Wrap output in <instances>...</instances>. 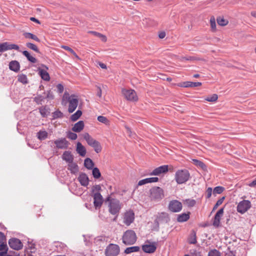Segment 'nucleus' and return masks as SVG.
<instances>
[{"mask_svg":"<svg viewBox=\"0 0 256 256\" xmlns=\"http://www.w3.org/2000/svg\"><path fill=\"white\" fill-rule=\"evenodd\" d=\"M70 97V96L68 92H66L63 96V100H66L68 101Z\"/></svg>","mask_w":256,"mask_h":256,"instance_id":"680f3d73","label":"nucleus"},{"mask_svg":"<svg viewBox=\"0 0 256 256\" xmlns=\"http://www.w3.org/2000/svg\"><path fill=\"white\" fill-rule=\"evenodd\" d=\"M122 93L124 98L130 102H136L138 100V97L136 92L133 90H122Z\"/></svg>","mask_w":256,"mask_h":256,"instance_id":"6e6552de","label":"nucleus"},{"mask_svg":"<svg viewBox=\"0 0 256 256\" xmlns=\"http://www.w3.org/2000/svg\"><path fill=\"white\" fill-rule=\"evenodd\" d=\"M182 60H194V58L192 56H188V57H183L182 58Z\"/></svg>","mask_w":256,"mask_h":256,"instance_id":"69168bd1","label":"nucleus"},{"mask_svg":"<svg viewBox=\"0 0 256 256\" xmlns=\"http://www.w3.org/2000/svg\"><path fill=\"white\" fill-rule=\"evenodd\" d=\"M218 98V95L216 94H213L210 96H208L205 100L208 102H216Z\"/></svg>","mask_w":256,"mask_h":256,"instance_id":"49530a36","label":"nucleus"},{"mask_svg":"<svg viewBox=\"0 0 256 256\" xmlns=\"http://www.w3.org/2000/svg\"><path fill=\"white\" fill-rule=\"evenodd\" d=\"M56 147L59 149H66L68 148L69 142L65 138H61L54 141Z\"/></svg>","mask_w":256,"mask_h":256,"instance_id":"f3484780","label":"nucleus"},{"mask_svg":"<svg viewBox=\"0 0 256 256\" xmlns=\"http://www.w3.org/2000/svg\"><path fill=\"white\" fill-rule=\"evenodd\" d=\"M125 128L126 130V132L128 134V136L130 137H134V134H132L130 128L126 126H125Z\"/></svg>","mask_w":256,"mask_h":256,"instance_id":"13d9d810","label":"nucleus"},{"mask_svg":"<svg viewBox=\"0 0 256 256\" xmlns=\"http://www.w3.org/2000/svg\"><path fill=\"white\" fill-rule=\"evenodd\" d=\"M12 50H15L19 51L20 47L18 45L11 44L9 42H4L0 43V54Z\"/></svg>","mask_w":256,"mask_h":256,"instance_id":"1a4fd4ad","label":"nucleus"},{"mask_svg":"<svg viewBox=\"0 0 256 256\" xmlns=\"http://www.w3.org/2000/svg\"><path fill=\"white\" fill-rule=\"evenodd\" d=\"M166 36V32H161L158 34V37L160 38H164Z\"/></svg>","mask_w":256,"mask_h":256,"instance_id":"e2e57ef3","label":"nucleus"},{"mask_svg":"<svg viewBox=\"0 0 256 256\" xmlns=\"http://www.w3.org/2000/svg\"><path fill=\"white\" fill-rule=\"evenodd\" d=\"M224 208H221L217 212L216 215L214 216L212 224L215 227L217 228L219 226L221 218L224 214Z\"/></svg>","mask_w":256,"mask_h":256,"instance_id":"aec40b11","label":"nucleus"},{"mask_svg":"<svg viewBox=\"0 0 256 256\" xmlns=\"http://www.w3.org/2000/svg\"><path fill=\"white\" fill-rule=\"evenodd\" d=\"M251 206L250 202L248 200H244L238 204L237 210L238 212L244 214L246 212Z\"/></svg>","mask_w":256,"mask_h":256,"instance_id":"f8f14e48","label":"nucleus"},{"mask_svg":"<svg viewBox=\"0 0 256 256\" xmlns=\"http://www.w3.org/2000/svg\"><path fill=\"white\" fill-rule=\"evenodd\" d=\"M190 178V174L186 170H178L175 174V180L178 184L186 182Z\"/></svg>","mask_w":256,"mask_h":256,"instance_id":"7ed1b4c3","label":"nucleus"},{"mask_svg":"<svg viewBox=\"0 0 256 256\" xmlns=\"http://www.w3.org/2000/svg\"><path fill=\"white\" fill-rule=\"evenodd\" d=\"M8 244L10 248L15 250H20L23 246L20 240L16 238H10L8 241Z\"/></svg>","mask_w":256,"mask_h":256,"instance_id":"2eb2a0df","label":"nucleus"},{"mask_svg":"<svg viewBox=\"0 0 256 256\" xmlns=\"http://www.w3.org/2000/svg\"><path fill=\"white\" fill-rule=\"evenodd\" d=\"M62 158L63 160L68 163L73 162L74 160V156L71 154V152L69 151L64 152L62 154Z\"/></svg>","mask_w":256,"mask_h":256,"instance_id":"b1692460","label":"nucleus"},{"mask_svg":"<svg viewBox=\"0 0 256 256\" xmlns=\"http://www.w3.org/2000/svg\"><path fill=\"white\" fill-rule=\"evenodd\" d=\"M182 202L178 200H172L169 202L168 209L172 212H178L182 210Z\"/></svg>","mask_w":256,"mask_h":256,"instance_id":"9d476101","label":"nucleus"},{"mask_svg":"<svg viewBox=\"0 0 256 256\" xmlns=\"http://www.w3.org/2000/svg\"><path fill=\"white\" fill-rule=\"evenodd\" d=\"M62 48L70 52V53H74V50L68 46H62Z\"/></svg>","mask_w":256,"mask_h":256,"instance_id":"052dcab7","label":"nucleus"},{"mask_svg":"<svg viewBox=\"0 0 256 256\" xmlns=\"http://www.w3.org/2000/svg\"><path fill=\"white\" fill-rule=\"evenodd\" d=\"M208 256H220V254L216 250H213L208 252Z\"/></svg>","mask_w":256,"mask_h":256,"instance_id":"603ef678","label":"nucleus"},{"mask_svg":"<svg viewBox=\"0 0 256 256\" xmlns=\"http://www.w3.org/2000/svg\"><path fill=\"white\" fill-rule=\"evenodd\" d=\"M82 112L80 110H78L74 114H72L70 116V120L72 122H75L78 120L82 116Z\"/></svg>","mask_w":256,"mask_h":256,"instance_id":"f704fd0d","label":"nucleus"},{"mask_svg":"<svg viewBox=\"0 0 256 256\" xmlns=\"http://www.w3.org/2000/svg\"><path fill=\"white\" fill-rule=\"evenodd\" d=\"M137 236L136 232L131 230L126 231L122 236V242L126 245L134 244L136 241Z\"/></svg>","mask_w":256,"mask_h":256,"instance_id":"f03ea898","label":"nucleus"},{"mask_svg":"<svg viewBox=\"0 0 256 256\" xmlns=\"http://www.w3.org/2000/svg\"><path fill=\"white\" fill-rule=\"evenodd\" d=\"M67 137L72 140H75L77 138L78 136L76 134L71 132H68L67 134Z\"/></svg>","mask_w":256,"mask_h":256,"instance_id":"3c124183","label":"nucleus"},{"mask_svg":"<svg viewBox=\"0 0 256 256\" xmlns=\"http://www.w3.org/2000/svg\"><path fill=\"white\" fill-rule=\"evenodd\" d=\"M190 212L182 213L178 214L177 217V221L180 222H182L187 221L190 218Z\"/></svg>","mask_w":256,"mask_h":256,"instance_id":"bb28decb","label":"nucleus"},{"mask_svg":"<svg viewBox=\"0 0 256 256\" xmlns=\"http://www.w3.org/2000/svg\"><path fill=\"white\" fill-rule=\"evenodd\" d=\"M30 20L32 21V22H36V23H37L38 24H40V20H38V19L34 17L30 18Z\"/></svg>","mask_w":256,"mask_h":256,"instance_id":"774afa93","label":"nucleus"},{"mask_svg":"<svg viewBox=\"0 0 256 256\" xmlns=\"http://www.w3.org/2000/svg\"><path fill=\"white\" fill-rule=\"evenodd\" d=\"M78 180L80 184L83 186H86L88 184V178L84 173L80 174L78 178Z\"/></svg>","mask_w":256,"mask_h":256,"instance_id":"412c9836","label":"nucleus"},{"mask_svg":"<svg viewBox=\"0 0 256 256\" xmlns=\"http://www.w3.org/2000/svg\"><path fill=\"white\" fill-rule=\"evenodd\" d=\"M120 252V246L116 244H110L104 251L106 256H117Z\"/></svg>","mask_w":256,"mask_h":256,"instance_id":"39448f33","label":"nucleus"},{"mask_svg":"<svg viewBox=\"0 0 256 256\" xmlns=\"http://www.w3.org/2000/svg\"><path fill=\"white\" fill-rule=\"evenodd\" d=\"M39 110L42 117H46L49 114V112L46 107H41Z\"/></svg>","mask_w":256,"mask_h":256,"instance_id":"a18cd8bd","label":"nucleus"},{"mask_svg":"<svg viewBox=\"0 0 256 256\" xmlns=\"http://www.w3.org/2000/svg\"><path fill=\"white\" fill-rule=\"evenodd\" d=\"M68 166V170H70L72 173L75 174L78 170V165L73 162H69Z\"/></svg>","mask_w":256,"mask_h":256,"instance_id":"cd10ccee","label":"nucleus"},{"mask_svg":"<svg viewBox=\"0 0 256 256\" xmlns=\"http://www.w3.org/2000/svg\"><path fill=\"white\" fill-rule=\"evenodd\" d=\"M158 180L157 177H152L146 178L142 180H140L138 182V186H142L148 183H152L157 182Z\"/></svg>","mask_w":256,"mask_h":256,"instance_id":"4be33fe9","label":"nucleus"},{"mask_svg":"<svg viewBox=\"0 0 256 256\" xmlns=\"http://www.w3.org/2000/svg\"><path fill=\"white\" fill-rule=\"evenodd\" d=\"M106 201L108 202V212L112 215L118 216L122 208V204L119 200L108 196Z\"/></svg>","mask_w":256,"mask_h":256,"instance_id":"f257e3e1","label":"nucleus"},{"mask_svg":"<svg viewBox=\"0 0 256 256\" xmlns=\"http://www.w3.org/2000/svg\"><path fill=\"white\" fill-rule=\"evenodd\" d=\"M42 66L44 68V69L38 68V74L42 80L46 81H49L50 80V76L46 71L48 70V67L44 64H42Z\"/></svg>","mask_w":256,"mask_h":256,"instance_id":"dca6fc26","label":"nucleus"},{"mask_svg":"<svg viewBox=\"0 0 256 256\" xmlns=\"http://www.w3.org/2000/svg\"><path fill=\"white\" fill-rule=\"evenodd\" d=\"M201 85L202 83L200 82H186L184 84V86L186 88L197 87L200 86Z\"/></svg>","mask_w":256,"mask_h":256,"instance_id":"473e14b6","label":"nucleus"},{"mask_svg":"<svg viewBox=\"0 0 256 256\" xmlns=\"http://www.w3.org/2000/svg\"><path fill=\"white\" fill-rule=\"evenodd\" d=\"M140 248L138 246H133L127 248L125 249L124 252L126 254H130L133 252H138L140 250Z\"/></svg>","mask_w":256,"mask_h":256,"instance_id":"7c9ffc66","label":"nucleus"},{"mask_svg":"<svg viewBox=\"0 0 256 256\" xmlns=\"http://www.w3.org/2000/svg\"><path fill=\"white\" fill-rule=\"evenodd\" d=\"M6 237L4 234L0 232V243L6 242Z\"/></svg>","mask_w":256,"mask_h":256,"instance_id":"bf43d9fd","label":"nucleus"},{"mask_svg":"<svg viewBox=\"0 0 256 256\" xmlns=\"http://www.w3.org/2000/svg\"><path fill=\"white\" fill-rule=\"evenodd\" d=\"M101 190V187L100 185H96L92 188V192H98Z\"/></svg>","mask_w":256,"mask_h":256,"instance_id":"6e6d98bb","label":"nucleus"},{"mask_svg":"<svg viewBox=\"0 0 256 256\" xmlns=\"http://www.w3.org/2000/svg\"><path fill=\"white\" fill-rule=\"evenodd\" d=\"M224 197L223 196L222 197V198H220V199H219L216 202V204H215V205L214 206V208H213V209L212 210V212H213L214 211L218 208L219 206H220V204H222V203L223 202H224Z\"/></svg>","mask_w":256,"mask_h":256,"instance_id":"09e8293b","label":"nucleus"},{"mask_svg":"<svg viewBox=\"0 0 256 256\" xmlns=\"http://www.w3.org/2000/svg\"><path fill=\"white\" fill-rule=\"evenodd\" d=\"M170 220L169 216L168 213L162 212L158 213L154 220V224L158 228L160 224L168 223Z\"/></svg>","mask_w":256,"mask_h":256,"instance_id":"0eeeda50","label":"nucleus"},{"mask_svg":"<svg viewBox=\"0 0 256 256\" xmlns=\"http://www.w3.org/2000/svg\"><path fill=\"white\" fill-rule=\"evenodd\" d=\"M218 24L221 26H225L228 24V20L223 17L219 16L216 19Z\"/></svg>","mask_w":256,"mask_h":256,"instance_id":"e433bc0d","label":"nucleus"},{"mask_svg":"<svg viewBox=\"0 0 256 256\" xmlns=\"http://www.w3.org/2000/svg\"><path fill=\"white\" fill-rule=\"evenodd\" d=\"M84 122L80 120L74 124L72 128V130L76 132H80L84 129Z\"/></svg>","mask_w":256,"mask_h":256,"instance_id":"5701e85b","label":"nucleus"},{"mask_svg":"<svg viewBox=\"0 0 256 256\" xmlns=\"http://www.w3.org/2000/svg\"><path fill=\"white\" fill-rule=\"evenodd\" d=\"M186 202L188 206L189 207H192L194 206L196 203V202L194 200H186Z\"/></svg>","mask_w":256,"mask_h":256,"instance_id":"864d4df0","label":"nucleus"},{"mask_svg":"<svg viewBox=\"0 0 256 256\" xmlns=\"http://www.w3.org/2000/svg\"><path fill=\"white\" fill-rule=\"evenodd\" d=\"M18 80L24 84H26L28 83V78L26 75L22 74L18 76Z\"/></svg>","mask_w":256,"mask_h":256,"instance_id":"37998d69","label":"nucleus"},{"mask_svg":"<svg viewBox=\"0 0 256 256\" xmlns=\"http://www.w3.org/2000/svg\"><path fill=\"white\" fill-rule=\"evenodd\" d=\"M134 220V214L132 210L126 212L124 216V223L130 226Z\"/></svg>","mask_w":256,"mask_h":256,"instance_id":"4468645a","label":"nucleus"},{"mask_svg":"<svg viewBox=\"0 0 256 256\" xmlns=\"http://www.w3.org/2000/svg\"><path fill=\"white\" fill-rule=\"evenodd\" d=\"M98 90H97V93H96V95L100 98L102 96V90L100 88L99 86H98Z\"/></svg>","mask_w":256,"mask_h":256,"instance_id":"0e129e2a","label":"nucleus"},{"mask_svg":"<svg viewBox=\"0 0 256 256\" xmlns=\"http://www.w3.org/2000/svg\"><path fill=\"white\" fill-rule=\"evenodd\" d=\"M168 172V166L164 165L156 168L150 174L151 176H159L160 174H165Z\"/></svg>","mask_w":256,"mask_h":256,"instance_id":"6ab92c4d","label":"nucleus"},{"mask_svg":"<svg viewBox=\"0 0 256 256\" xmlns=\"http://www.w3.org/2000/svg\"><path fill=\"white\" fill-rule=\"evenodd\" d=\"M84 166L88 170H91L94 166V163L90 158H86L84 161Z\"/></svg>","mask_w":256,"mask_h":256,"instance_id":"2f4dec72","label":"nucleus"},{"mask_svg":"<svg viewBox=\"0 0 256 256\" xmlns=\"http://www.w3.org/2000/svg\"><path fill=\"white\" fill-rule=\"evenodd\" d=\"M68 102L69 103L68 112L70 113H72L76 110L78 106V96L74 94L71 95Z\"/></svg>","mask_w":256,"mask_h":256,"instance_id":"9b49d317","label":"nucleus"},{"mask_svg":"<svg viewBox=\"0 0 256 256\" xmlns=\"http://www.w3.org/2000/svg\"><path fill=\"white\" fill-rule=\"evenodd\" d=\"M0 251H2L5 253H7L8 248L6 242L0 243Z\"/></svg>","mask_w":256,"mask_h":256,"instance_id":"de8ad7c7","label":"nucleus"},{"mask_svg":"<svg viewBox=\"0 0 256 256\" xmlns=\"http://www.w3.org/2000/svg\"><path fill=\"white\" fill-rule=\"evenodd\" d=\"M22 54L27 58L28 60L32 63H36L37 61L36 59L30 55L27 50L22 52Z\"/></svg>","mask_w":256,"mask_h":256,"instance_id":"c85d7f7f","label":"nucleus"},{"mask_svg":"<svg viewBox=\"0 0 256 256\" xmlns=\"http://www.w3.org/2000/svg\"><path fill=\"white\" fill-rule=\"evenodd\" d=\"M56 88L58 89V92H59V93H62L64 91V86L60 84H58L57 86H56Z\"/></svg>","mask_w":256,"mask_h":256,"instance_id":"4d7b16f0","label":"nucleus"},{"mask_svg":"<svg viewBox=\"0 0 256 256\" xmlns=\"http://www.w3.org/2000/svg\"><path fill=\"white\" fill-rule=\"evenodd\" d=\"M148 244L146 242L144 244L142 245V250L146 253L152 254L154 252L156 249V246L155 244H150L149 242H148Z\"/></svg>","mask_w":256,"mask_h":256,"instance_id":"a211bd4d","label":"nucleus"},{"mask_svg":"<svg viewBox=\"0 0 256 256\" xmlns=\"http://www.w3.org/2000/svg\"><path fill=\"white\" fill-rule=\"evenodd\" d=\"M224 190V188L222 186H218L214 188L213 190V194H220L222 193Z\"/></svg>","mask_w":256,"mask_h":256,"instance_id":"c03bdc74","label":"nucleus"},{"mask_svg":"<svg viewBox=\"0 0 256 256\" xmlns=\"http://www.w3.org/2000/svg\"><path fill=\"white\" fill-rule=\"evenodd\" d=\"M26 45L28 48L34 50L36 52H39L38 48L36 44L30 42H28Z\"/></svg>","mask_w":256,"mask_h":256,"instance_id":"a19ab883","label":"nucleus"},{"mask_svg":"<svg viewBox=\"0 0 256 256\" xmlns=\"http://www.w3.org/2000/svg\"><path fill=\"white\" fill-rule=\"evenodd\" d=\"M76 152L82 156H84L86 154V150L80 142L77 143Z\"/></svg>","mask_w":256,"mask_h":256,"instance_id":"a878e982","label":"nucleus"},{"mask_svg":"<svg viewBox=\"0 0 256 256\" xmlns=\"http://www.w3.org/2000/svg\"><path fill=\"white\" fill-rule=\"evenodd\" d=\"M92 174L94 178L98 179L101 176V174L99 169L97 168H94L92 169Z\"/></svg>","mask_w":256,"mask_h":256,"instance_id":"4c0bfd02","label":"nucleus"},{"mask_svg":"<svg viewBox=\"0 0 256 256\" xmlns=\"http://www.w3.org/2000/svg\"><path fill=\"white\" fill-rule=\"evenodd\" d=\"M192 160L194 162V164L196 166L201 168L202 170H204L206 168V164L196 159Z\"/></svg>","mask_w":256,"mask_h":256,"instance_id":"58836bf2","label":"nucleus"},{"mask_svg":"<svg viewBox=\"0 0 256 256\" xmlns=\"http://www.w3.org/2000/svg\"><path fill=\"white\" fill-rule=\"evenodd\" d=\"M210 24L212 29L213 30H216V20L214 16H212L210 18Z\"/></svg>","mask_w":256,"mask_h":256,"instance_id":"8fccbe9b","label":"nucleus"},{"mask_svg":"<svg viewBox=\"0 0 256 256\" xmlns=\"http://www.w3.org/2000/svg\"><path fill=\"white\" fill-rule=\"evenodd\" d=\"M24 36L25 37V38H26L32 39L38 42H40V39L38 38V37L36 36L30 32H24Z\"/></svg>","mask_w":256,"mask_h":256,"instance_id":"72a5a7b5","label":"nucleus"},{"mask_svg":"<svg viewBox=\"0 0 256 256\" xmlns=\"http://www.w3.org/2000/svg\"><path fill=\"white\" fill-rule=\"evenodd\" d=\"M98 122L104 124L106 125H108L110 124V121L108 120V119L106 117L104 116H98Z\"/></svg>","mask_w":256,"mask_h":256,"instance_id":"79ce46f5","label":"nucleus"},{"mask_svg":"<svg viewBox=\"0 0 256 256\" xmlns=\"http://www.w3.org/2000/svg\"><path fill=\"white\" fill-rule=\"evenodd\" d=\"M212 188H207V190H206V198H210V196H212Z\"/></svg>","mask_w":256,"mask_h":256,"instance_id":"5fc2aeb1","label":"nucleus"},{"mask_svg":"<svg viewBox=\"0 0 256 256\" xmlns=\"http://www.w3.org/2000/svg\"><path fill=\"white\" fill-rule=\"evenodd\" d=\"M196 242V233L193 231L188 239V242L190 244H195Z\"/></svg>","mask_w":256,"mask_h":256,"instance_id":"ea45409f","label":"nucleus"},{"mask_svg":"<svg viewBox=\"0 0 256 256\" xmlns=\"http://www.w3.org/2000/svg\"><path fill=\"white\" fill-rule=\"evenodd\" d=\"M48 134L45 130H40L36 134L38 138L40 140L46 139L48 137Z\"/></svg>","mask_w":256,"mask_h":256,"instance_id":"c756f323","label":"nucleus"},{"mask_svg":"<svg viewBox=\"0 0 256 256\" xmlns=\"http://www.w3.org/2000/svg\"><path fill=\"white\" fill-rule=\"evenodd\" d=\"M94 201V204L96 210L99 209L103 203V198L99 192H94L92 196Z\"/></svg>","mask_w":256,"mask_h":256,"instance_id":"ddd939ff","label":"nucleus"},{"mask_svg":"<svg viewBox=\"0 0 256 256\" xmlns=\"http://www.w3.org/2000/svg\"><path fill=\"white\" fill-rule=\"evenodd\" d=\"M89 32L93 34L94 36H96L100 38L101 39V40L104 42H106L107 40L106 36L100 33L94 31H90Z\"/></svg>","mask_w":256,"mask_h":256,"instance_id":"c9c22d12","label":"nucleus"},{"mask_svg":"<svg viewBox=\"0 0 256 256\" xmlns=\"http://www.w3.org/2000/svg\"><path fill=\"white\" fill-rule=\"evenodd\" d=\"M150 198L152 200H159L164 197L163 190L160 187H154L150 190Z\"/></svg>","mask_w":256,"mask_h":256,"instance_id":"423d86ee","label":"nucleus"},{"mask_svg":"<svg viewBox=\"0 0 256 256\" xmlns=\"http://www.w3.org/2000/svg\"><path fill=\"white\" fill-rule=\"evenodd\" d=\"M250 187H254L256 186V179L253 180L251 182L248 184Z\"/></svg>","mask_w":256,"mask_h":256,"instance_id":"338daca9","label":"nucleus"},{"mask_svg":"<svg viewBox=\"0 0 256 256\" xmlns=\"http://www.w3.org/2000/svg\"><path fill=\"white\" fill-rule=\"evenodd\" d=\"M83 138L89 146L94 148L96 152L98 153L101 151L102 147L100 142L94 139L88 133L84 134Z\"/></svg>","mask_w":256,"mask_h":256,"instance_id":"20e7f679","label":"nucleus"},{"mask_svg":"<svg viewBox=\"0 0 256 256\" xmlns=\"http://www.w3.org/2000/svg\"><path fill=\"white\" fill-rule=\"evenodd\" d=\"M20 64L16 60H12L9 64V68L10 70L18 72L20 70Z\"/></svg>","mask_w":256,"mask_h":256,"instance_id":"393cba45","label":"nucleus"}]
</instances>
